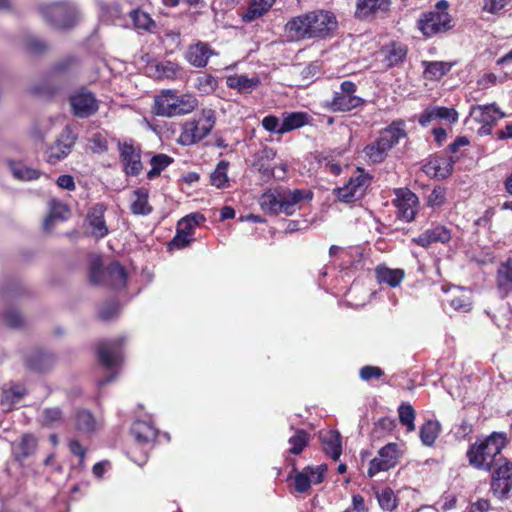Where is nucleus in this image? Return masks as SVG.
<instances>
[{"mask_svg":"<svg viewBox=\"0 0 512 512\" xmlns=\"http://www.w3.org/2000/svg\"><path fill=\"white\" fill-rule=\"evenodd\" d=\"M337 27L335 16L327 11H312L290 19L285 30L293 40L325 38Z\"/></svg>","mask_w":512,"mask_h":512,"instance_id":"obj_1","label":"nucleus"},{"mask_svg":"<svg viewBox=\"0 0 512 512\" xmlns=\"http://www.w3.org/2000/svg\"><path fill=\"white\" fill-rule=\"evenodd\" d=\"M506 445V435L504 433L493 432L490 436L475 442L467 451L469 464L477 469L490 471L494 465L502 462V458H497Z\"/></svg>","mask_w":512,"mask_h":512,"instance_id":"obj_2","label":"nucleus"},{"mask_svg":"<svg viewBox=\"0 0 512 512\" xmlns=\"http://www.w3.org/2000/svg\"><path fill=\"white\" fill-rule=\"evenodd\" d=\"M198 106V100L190 94L178 95L174 90H163L154 99L153 113L162 117L189 114Z\"/></svg>","mask_w":512,"mask_h":512,"instance_id":"obj_3","label":"nucleus"},{"mask_svg":"<svg viewBox=\"0 0 512 512\" xmlns=\"http://www.w3.org/2000/svg\"><path fill=\"white\" fill-rule=\"evenodd\" d=\"M404 137V123L393 122L380 132L374 142L364 148L365 156L372 163H381L386 159L388 152Z\"/></svg>","mask_w":512,"mask_h":512,"instance_id":"obj_4","label":"nucleus"},{"mask_svg":"<svg viewBox=\"0 0 512 512\" xmlns=\"http://www.w3.org/2000/svg\"><path fill=\"white\" fill-rule=\"evenodd\" d=\"M307 196L308 194L298 189L268 191L261 196L260 206L270 214L292 215L297 204Z\"/></svg>","mask_w":512,"mask_h":512,"instance_id":"obj_5","label":"nucleus"},{"mask_svg":"<svg viewBox=\"0 0 512 512\" xmlns=\"http://www.w3.org/2000/svg\"><path fill=\"white\" fill-rule=\"evenodd\" d=\"M216 122L215 111L203 109L201 114L183 124L179 141L182 145H192L204 139L214 128Z\"/></svg>","mask_w":512,"mask_h":512,"instance_id":"obj_6","label":"nucleus"},{"mask_svg":"<svg viewBox=\"0 0 512 512\" xmlns=\"http://www.w3.org/2000/svg\"><path fill=\"white\" fill-rule=\"evenodd\" d=\"M89 276L93 284H106L116 289L125 287L127 281V273L123 266L118 262H113L106 269H102L99 257L91 260Z\"/></svg>","mask_w":512,"mask_h":512,"instance_id":"obj_7","label":"nucleus"},{"mask_svg":"<svg viewBox=\"0 0 512 512\" xmlns=\"http://www.w3.org/2000/svg\"><path fill=\"white\" fill-rule=\"evenodd\" d=\"M40 12L47 22L57 28H70L79 17L77 7L71 2L44 4Z\"/></svg>","mask_w":512,"mask_h":512,"instance_id":"obj_8","label":"nucleus"},{"mask_svg":"<svg viewBox=\"0 0 512 512\" xmlns=\"http://www.w3.org/2000/svg\"><path fill=\"white\" fill-rule=\"evenodd\" d=\"M417 27L425 37H432L450 30L452 18L447 11H430L421 15Z\"/></svg>","mask_w":512,"mask_h":512,"instance_id":"obj_9","label":"nucleus"},{"mask_svg":"<svg viewBox=\"0 0 512 512\" xmlns=\"http://www.w3.org/2000/svg\"><path fill=\"white\" fill-rule=\"evenodd\" d=\"M393 204L396 207L397 217L405 222H412L419 209V199L415 193L407 188L395 190Z\"/></svg>","mask_w":512,"mask_h":512,"instance_id":"obj_10","label":"nucleus"},{"mask_svg":"<svg viewBox=\"0 0 512 512\" xmlns=\"http://www.w3.org/2000/svg\"><path fill=\"white\" fill-rule=\"evenodd\" d=\"M399 459L398 446L395 443H389L378 451V455L370 461L368 476L374 477L377 473L388 471L396 466Z\"/></svg>","mask_w":512,"mask_h":512,"instance_id":"obj_11","label":"nucleus"},{"mask_svg":"<svg viewBox=\"0 0 512 512\" xmlns=\"http://www.w3.org/2000/svg\"><path fill=\"white\" fill-rule=\"evenodd\" d=\"M370 184L368 175L359 171L357 175L352 176L349 182L343 187L335 189V195L339 201L349 203L359 199Z\"/></svg>","mask_w":512,"mask_h":512,"instance_id":"obj_12","label":"nucleus"},{"mask_svg":"<svg viewBox=\"0 0 512 512\" xmlns=\"http://www.w3.org/2000/svg\"><path fill=\"white\" fill-rule=\"evenodd\" d=\"M205 220L202 214L195 213L183 217L177 223L176 235L170 242V246L183 249L191 242V236L196 226Z\"/></svg>","mask_w":512,"mask_h":512,"instance_id":"obj_13","label":"nucleus"},{"mask_svg":"<svg viewBox=\"0 0 512 512\" xmlns=\"http://www.w3.org/2000/svg\"><path fill=\"white\" fill-rule=\"evenodd\" d=\"M73 113L79 118H88L98 111V101L94 94L81 89L69 98Z\"/></svg>","mask_w":512,"mask_h":512,"instance_id":"obj_14","label":"nucleus"},{"mask_svg":"<svg viewBox=\"0 0 512 512\" xmlns=\"http://www.w3.org/2000/svg\"><path fill=\"white\" fill-rule=\"evenodd\" d=\"M106 207L102 203L92 206L86 216V225L89 234L95 239L104 238L109 230L104 219Z\"/></svg>","mask_w":512,"mask_h":512,"instance_id":"obj_15","label":"nucleus"},{"mask_svg":"<svg viewBox=\"0 0 512 512\" xmlns=\"http://www.w3.org/2000/svg\"><path fill=\"white\" fill-rule=\"evenodd\" d=\"M76 136L69 128H65L57 139L56 143L52 145L48 150V161L50 163H56L59 160L64 159L74 146Z\"/></svg>","mask_w":512,"mask_h":512,"instance_id":"obj_16","label":"nucleus"},{"mask_svg":"<svg viewBox=\"0 0 512 512\" xmlns=\"http://www.w3.org/2000/svg\"><path fill=\"white\" fill-rule=\"evenodd\" d=\"M122 338L102 342L98 347V357L100 362L107 368L116 367L121 361L120 347L123 344Z\"/></svg>","mask_w":512,"mask_h":512,"instance_id":"obj_17","label":"nucleus"},{"mask_svg":"<svg viewBox=\"0 0 512 512\" xmlns=\"http://www.w3.org/2000/svg\"><path fill=\"white\" fill-rule=\"evenodd\" d=\"M440 120H446L449 123H454L458 120V113L454 108L433 106L426 108L419 117V123L423 127Z\"/></svg>","mask_w":512,"mask_h":512,"instance_id":"obj_18","label":"nucleus"},{"mask_svg":"<svg viewBox=\"0 0 512 512\" xmlns=\"http://www.w3.org/2000/svg\"><path fill=\"white\" fill-rule=\"evenodd\" d=\"M457 160V156H436L424 165V171L433 177L445 179L452 173L453 166Z\"/></svg>","mask_w":512,"mask_h":512,"instance_id":"obj_19","label":"nucleus"},{"mask_svg":"<svg viewBox=\"0 0 512 512\" xmlns=\"http://www.w3.org/2000/svg\"><path fill=\"white\" fill-rule=\"evenodd\" d=\"M451 240V230L446 226L437 225L425 230L413 242L421 247H429L434 243H448Z\"/></svg>","mask_w":512,"mask_h":512,"instance_id":"obj_20","label":"nucleus"},{"mask_svg":"<svg viewBox=\"0 0 512 512\" xmlns=\"http://www.w3.org/2000/svg\"><path fill=\"white\" fill-rule=\"evenodd\" d=\"M119 150L125 172L129 175H138L142 170L139 149L132 144L123 143L119 145Z\"/></svg>","mask_w":512,"mask_h":512,"instance_id":"obj_21","label":"nucleus"},{"mask_svg":"<svg viewBox=\"0 0 512 512\" xmlns=\"http://www.w3.org/2000/svg\"><path fill=\"white\" fill-rule=\"evenodd\" d=\"M470 116L481 124L495 125L506 116L495 103L488 105H475L471 107Z\"/></svg>","mask_w":512,"mask_h":512,"instance_id":"obj_22","label":"nucleus"},{"mask_svg":"<svg viewBox=\"0 0 512 512\" xmlns=\"http://www.w3.org/2000/svg\"><path fill=\"white\" fill-rule=\"evenodd\" d=\"M364 100L358 96H350L335 91L331 100L324 103V107L332 112H348L362 105Z\"/></svg>","mask_w":512,"mask_h":512,"instance_id":"obj_23","label":"nucleus"},{"mask_svg":"<svg viewBox=\"0 0 512 512\" xmlns=\"http://www.w3.org/2000/svg\"><path fill=\"white\" fill-rule=\"evenodd\" d=\"M407 46L399 42H391L382 47L380 54L387 68H391L402 63L407 56Z\"/></svg>","mask_w":512,"mask_h":512,"instance_id":"obj_24","label":"nucleus"},{"mask_svg":"<svg viewBox=\"0 0 512 512\" xmlns=\"http://www.w3.org/2000/svg\"><path fill=\"white\" fill-rule=\"evenodd\" d=\"M390 0H357L355 15L359 19H366L378 12L388 10Z\"/></svg>","mask_w":512,"mask_h":512,"instance_id":"obj_25","label":"nucleus"},{"mask_svg":"<svg viewBox=\"0 0 512 512\" xmlns=\"http://www.w3.org/2000/svg\"><path fill=\"white\" fill-rule=\"evenodd\" d=\"M275 156L276 152L270 147H264L256 155L254 166L267 178L274 176V167L271 162Z\"/></svg>","mask_w":512,"mask_h":512,"instance_id":"obj_26","label":"nucleus"},{"mask_svg":"<svg viewBox=\"0 0 512 512\" xmlns=\"http://www.w3.org/2000/svg\"><path fill=\"white\" fill-rule=\"evenodd\" d=\"M212 51L205 43H197L189 47L186 58L195 67H205Z\"/></svg>","mask_w":512,"mask_h":512,"instance_id":"obj_27","label":"nucleus"},{"mask_svg":"<svg viewBox=\"0 0 512 512\" xmlns=\"http://www.w3.org/2000/svg\"><path fill=\"white\" fill-rule=\"evenodd\" d=\"M320 439L323 443L325 452L334 460H337L341 453L340 434L337 431H325L320 433Z\"/></svg>","mask_w":512,"mask_h":512,"instance_id":"obj_28","label":"nucleus"},{"mask_svg":"<svg viewBox=\"0 0 512 512\" xmlns=\"http://www.w3.org/2000/svg\"><path fill=\"white\" fill-rule=\"evenodd\" d=\"M497 287L502 297L512 293V258L501 264L497 271Z\"/></svg>","mask_w":512,"mask_h":512,"instance_id":"obj_29","label":"nucleus"},{"mask_svg":"<svg viewBox=\"0 0 512 512\" xmlns=\"http://www.w3.org/2000/svg\"><path fill=\"white\" fill-rule=\"evenodd\" d=\"M131 433L138 443H149L156 438V430L150 424L144 421L133 423Z\"/></svg>","mask_w":512,"mask_h":512,"instance_id":"obj_30","label":"nucleus"},{"mask_svg":"<svg viewBox=\"0 0 512 512\" xmlns=\"http://www.w3.org/2000/svg\"><path fill=\"white\" fill-rule=\"evenodd\" d=\"M424 76L428 80H438L446 75L452 68V65L448 62L443 61H423Z\"/></svg>","mask_w":512,"mask_h":512,"instance_id":"obj_31","label":"nucleus"},{"mask_svg":"<svg viewBox=\"0 0 512 512\" xmlns=\"http://www.w3.org/2000/svg\"><path fill=\"white\" fill-rule=\"evenodd\" d=\"M275 0H251L246 13L243 15L245 22H251L265 14L273 5Z\"/></svg>","mask_w":512,"mask_h":512,"instance_id":"obj_32","label":"nucleus"},{"mask_svg":"<svg viewBox=\"0 0 512 512\" xmlns=\"http://www.w3.org/2000/svg\"><path fill=\"white\" fill-rule=\"evenodd\" d=\"M376 274L379 282L386 283L391 287H397L404 278V271L402 269L378 267Z\"/></svg>","mask_w":512,"mask_h":512,"instance_id":"obj_33","label":"nucleus"},{"mask_svg":"<svg viewBox=\"0 0 512 512\" xmlns=\"http://www.w3.org/2000/svg\"><path fill=\"white\" fill-rule=\"evenodd\" d=\"M131 211L136 215H148L152 208L148 203V191L140 188L134 191V200L131 203Z\"/></svg>","mask_w":512,"mask_h":512,"instance_id":"obj_34","label":"nucleus"},{"mask_svg":"<svg viewBox=\"0 0 512 512\" xmlns=\"http://www.w3.org/2000/svg\"><path fill=\"white\" fill-rule=\"evenodd\" d=\"M52 362V355L41 350L35 351L27 358V365L31 369L39 372H43L48 369Z\"/></svg>","mask_w":512,"mask_h":512,"instance_id":"obj_35","label":"nucleus"},{"mask_svg":"<svg viewBox=\"0 0 512 512\" xmlns=\"http://www.w3.org/2000/svg\"><path fill=\"white\" fill-rule=\"evenodd\" d=\"M450 306L459 312H468L471 309L472 301L469 292L456 288L449 300Z\"/></svg>","mask_w":512,"mask_h":512,"instance_id":"obj_36","label":"nucleus"},{"mask_svg":"<svg viewBox=\"0 0 512 512\" xmlns=\"http://www.w3.org/2000/svg\"><path fill=\"white\" fill-rule=\"evenodd\" d=\"M308 117V114L305 112H292L285 115L282 121L283 134L307 124Z\"/></svg>","mask_w":512,"mask_h":512,"instance_id":"obj_37","label":"nucleus"},{"mask_svg":"<svg viewBox=\"0 0 512 512\" xmlns=\"http://www.w3.org/2000/svg\"><path fill=\"white\" fill-rule=\"evenodd\" d=\"M130 18L133 21L134 27L138 30H143L147 32H152L155 28L156 24L150 15L142 10L135 9L130 13Z\"/></svg>","mask_w":512,"mask_h":512,"instance_id":"obj_38","label":"nucleus"},{"mask_svg":"<svg viewBox=\"0 0 512 512\" xmlns=\"http://www.w3.org/2000/svg\"><path fill=\"white\" fill-rule=\"evenodd\" d=\"M26 393V389L22 385H13L9 388H3L1 403L11 407L19 403Z\"/></svg>","mask_w":512,"mask_h":512,"instance_id":"obj_39","label":"nucleus"},{"mask_svg":"<svg viewBox=\"0 0 512 512\" xmlns=\"http://www.w3.org/2000/svg\"><path fill=\"white\" fill-rule=\"evenodd\" d=\"M258 84V79L248 78L245 75H235L227 78V85L230 88L238 89L240 92H250Z\"/></svg>","mask_w":512,"mask_h":512,"instance_id":"obj_40","label":"nucleus"},{"mask_svg":"<svg viewBox=\"0 0 512 512\" xmlns=\"http://www.w3.org/2000/svg\"><path fill=\"white\" fill-rule=\"evenodd\" d=\"M440 431L439 423L436 421L429 420L425 422L420 428V439L426 446L434 444Z\"/></svg>","mask_w":512,"mask_h":512,"instance_id":"obj_41","label":"nucleus"},{"mask_svg":"<svg viewBox=\"0 0 512 512\" xmlns=\"http://www.w3.org/2000/svg\"><path fill=\"white\" fill-rule=\"evenodd\" d=\"M310 436L309 434L302 429L295 430V433L293 436H291L288 440V443L291 445V448L289 449V453L298 455L300 454L304 448L309 443Z\"/></svg>","mask_w":512,"mask_h":512,"instance_id":"obj_42","label":"nucleus"},{"mask_svg":"<svg viewBox=\"0 0 512 512\" xmlns=\"http://www.w3.org/2000/svg\"><path fill=\"white\" fill-rule=\"evenodd\" d=\"M10 170L13 176L22 181H30L39 177V171L26 167L21 163H10Z\"/></svg>","mask_w":512,"mask_h":512,"instance_id":"obj_43","label":"nucleus"},{"mask_svg":"<svg viewBox=\"0 0 512 512\" xmlns=\"http://www.w3.org/2000/svg\"><path fill=\"white\" fill-rule=\"evenodd\" d=\"M399 421L406 427L408 432L415 430V417L416 413L410 404H401L398 408Z\"/></svg>","mask_w":512,"mask_h":512,"instance_id":"obj_44","label":"nucleus"},{"mask_svg":"<svg viewBox=\"0 0 512 512\" xmlns=\"http://www.w3.org/2000/svg\"><path fill=\"white\" fill-rule=\"evenodd\" d=\"M229 163L220 161L210 176L211 184L217 188H224L228 183L227 170Z\"/></svg>","mask_w":512,"mask_h":512,"instance_id":"obj_45","label":"nucleus"},{"mask_svg":"<svg viewBox=\"0 0 512 512\" xmlns=\"http://www.w3.org/2000/svg\"><path fill=\"white\" fill-rule=\"evenodd\" d=\"M77 429L83 432H92L97 426V421L87 410H79L76 414Z\"/></svg>","mask_w":512,"mask_h":512,"instance_id":"obj_46","label":"nucleus"},{"mask_svg":"<svg viewBox=\"0 0 512 512\" xmlns=\"http://www.w3.org/2000/svg\"><path fill=\"white\" fill-rule=\"evenodd\" d=\"M380 507L383 510L393 511L397 507V499L392 489L384 488L376 493Z\"/></svg>","mask_w":512,"mask_h":512,"instance_id":"obj_47","label":"nucleus"},{"mask_svg":"<svg viewBox=\"0 0 512 512\" xmlns=\"http://www.w3.org/2000/svg\"><path fill=\"white\" fill-rule=\"evenodd\" d=\"M64 417L62 410L58 407L45 408L41 414V423L44 426L51 427L62 423Z\"/></svg>","mask_w":512,"mask_h":512,"instance_id":"obj_48","label":"nucleus"},{"mask_svg":"<svg viewBox=\"0 0 512 512\" xmlns=\"http://www.w3.org/2000/svg\"><path fill=\"white\" fill-rule=\"evenodd\" d=\"M37 447V439L30 434H26L22 437V440L18 446L17 458L25 459L33 454Z\"/></svg>","mask_w":512,"mask_h":512,"instance_id":"obj_49","label":"nucleus"},{"mask_svg":"<svg viewBox=\"0 0 512 512\" xmlns=\"http://www.w3.org/2000/svg\"><path fill=\"white\" fill-rule=\"evenodd\" d=\"M69 214V210L67 207L60 203H54L51 209L50 214L44 220V229L50 230L51 226H53L54 221L56 219L63 220Z\"/></svg>","mask_w":512,"mask_h":512,"instance_id":"obj_50","label":"nucleus"},{"mask_svg":"<svg viewBox=\"0 0 512 512\" xmlns=\"http://www.w3.org/2000/svg\"><path fill=\"white\" fill-rule=\"evenodd\" d=\"M172 159L166 154H158L152 157L151 159V170L148 172V178L152 179L158 176L162 170H164L170 163Z\"/></svg>","mask_w":512,"mask_h":512,"instance_id":"obj_51","label":"nucleus"},{"mask_svg":"<svg viewBox=\"0 0 512 512\" xmlns=\"http://www.w3.org/2000/svg\"><path fill=\"white\" fill-rule=\"evenodd\" d=\"M491 489L498 497H506L512 489V479H492Z\"/></svg>","mask_w":512,"mask_h":512,"instance_id":"obj_52","label":"nucleus"},{"mask_svg":"<svg viewBox=\"0 0 512 512\" xmlns=\"http://www.w3.org/2000/svg\"><path fill=\"white\" fill-rule=\"evenodd\" d=\"M503 463L499 462L492 474V479H512V463L502 459Z\"/></svg>","mask_w":512,"mask_h":512,"instance_id":"obj_53","label":"nucleus"},{"mask_svg":"<svg viewBox=\"0 0 512 512\" xmlns=\"http://www.w3.org/2000/svg\"><path fill=\"white\" fill-rule=\"evenodd\" d=\"M303 470L308 474L311 484H319L324 479L327 467L325 465H319L316 467L307 466Z\"/></svg>","mask_w":512,"mask_h":512,"instance_id":"obj_54","label":"nucleus"},{"mask_svg":"<svg viewBox=\"0 0 512 512\" xmlns=\"http://www.w3.org/2000/svg\"><path fill=\"white\" fill-rule=\"evenodd\" d=\"M90 148L94 153H102L108 149V141L102 133H95L90 138Z\"/></svg>","mask_w":512,"mask_h":512,"instance_id":"obj_55","label":"nucleus"},{"mask_svg":"<svg viewBox=\"0 0 512 512\" xmlns=\"http://www.w3.org/2000/svg\"><path fill=\"white\" fill-rule=\"evenodd\" d=\"M156 71L159 78L173 79L177 74L178 67L172 62H166L156 65Z\"/></svg>","mask_w":512,"mask_h":512,"instance_id":"obj_56","label":"nucleus"},{"mask_svg":"<svg viewBox=\"0 0 512 512\" xmlns=\"http://www.w3.org/2000/svg\"><path fill=\"white\" fill-rule=\"evenodd\" d=\"M309 476L304 470L297 472L294 476V488L298 493H304L311 487Z\"/></svg>","mask_w":512,"mask_h":512,"instance_id":"obj_57","label":"nucleus"},{"mask_svg":"<svg viewBox=\"0 0 512 512\" xmlns=\"http://www.w3.org/2000/svg\"><path fill=\"white\" fill-rule=\"evenodd\" d=\"M262 126L269 132L283 134L282 122L280 123L279 119L274 115L264 117L262 120Z\"/></svg>","mask_w":512,"mask_h":512,"instance_id":"obj_58","label":"nucleus"},{"mask_svg":"<svg viewBox=\"0 0 512 512\" xmlns=\"http://www.w3.org/2000/svg\"><path fill=\"white\" fill-rule=\"evenodd\" d=\"M383 375V370L376 366L367 365L360 369V378L364 381H369L372 378H380Z\"/></svg>","mask_w":512,"mask_h":512,"instance_id":"obj_59","label":"nucleus"},{"mask_svg":"<svg viewBox=\"0 0 512 512\" xmlns=\"http://www.w3.org/2000/svg\"><path fill=\"white\" fill-rule=\"evenodd\" d=\"M25 47L31 53H41L46 49V44L41 39L30 36L25 40Z\"/></svg>","mask_w":512,"mask_h":512,"instance_id":"obj_60","label":"nucleus"},{"mask_svg":"<svg viewBox=\"0 0 512 512\" xmlns=\"http://www.w3.org/2000/svg\"><path fill=\"white\" fill-rule=\"evenodd\" d=\"M445 193L442 188H434L427 198V203L431 207H439L444 203Z\"/></svg>","mask_w":512,"mask_h":512,"instance_id":"obj_61","label":"nucleus"},{"mask_svg":"<svg viewBox=\"0 0 512 512\" xmlns=\"http://www.w3.org/2000/svg\"><path fill=\"white\" fill-rule=\"evenodd\" d=\"M510 0H485L483 9L489 13H498Z\"/></svg>","mask_w":512,"mask_h":512,"instance_id":"obj_62","label":"nucleus"},{"mask_svg":"<svg viewBox=\"0 0 512 512\" xmlns=\"http://www.w3.org/2000/svg\"><path fill=\"white\" fill-rule=\"evenodd\" d=\"M118 312L117 302H111L103 306L99 312L100 318L108 321L111 320Z\"/></svg>","mask_w":512,"mask_h":512,"instance_id":"obj_63","label":"nucleus"},{"mask_svg":"<svg viewBox=\"0 0 512 512\" xmlns=\"http://www.w3.org/2000/svg\"><path fill=\"white\" fill-rule=\"evenodd\" d=\"M4 322L10 327H17L21 324L22 318L17 310H7L3 316Z\"/></svg>","mask_w":512,"mask_h":512,"instance_id":"obj_64","label":"nucleus"}]
</instances>
